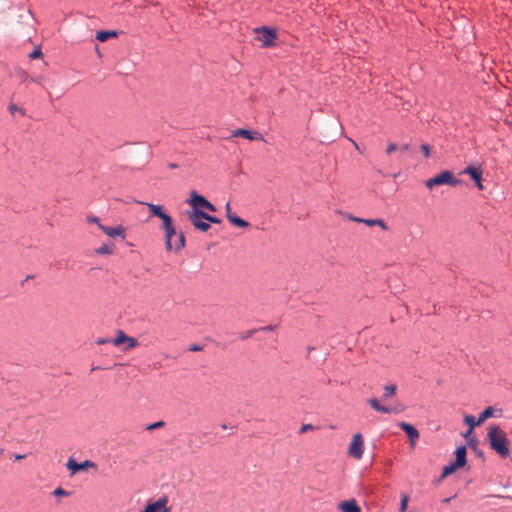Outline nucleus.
Wrapping results in <instances>:
<instances>
[{"instance_id": "nucleus-1", "label": "nucleus", "mask_w": 512, "mask_h": 512, "mask_svg": "<svg viewBox=\"0 0 512 512\" xmlns=\"http://www.w3.org/2000/svg\"><path fill=\"white\" fill-rule=\"evenodd\" d=\"M148 207L152 216H156L162 221V228L165 232V248L170 252H178L185 246V237L183 233L177 234L173 226L172 218L164 211L162 205L148 202H141Z\"/></svg>"}, {"instance_id": "nucleus-2", "label": "nucleus", "mask_w": 512, "mask_h": 512, "mask_svg": "<svg viewBox=\"0 0 512 512\" xmlns=\"http://www.w3.org/2000/svg\"><path fill=\"white\" fill-rule=\"evenodd\" d=\"M487 437L490 447L502 458H506L510 454L509 440L505 431L499 426H491L488 430Z\"/></svg>"}, {"instance_id": "nucleus-3", "label": "nucleus", "mask_w": 512, "mask_h": 512, "mask_svg": "<svg viewBox=\"0 0 512 512\" xmlns=\"http://www.w3.org/2000/svg\"><path fill=\"white\" fill-rule=\"evenodd\" d=\"M444 184L455 187L461 184V180L456 178L451 171L443 170L434 177L427 179L425 182L428 189Z\"/></svg>"}, {"instance_id": "nucleus-4", "label": "nucleus", "mask_w": 512, "mask_h": 512, "mask_svg": "<svg viewBox=\"0 0 512 512\" xmlns=\"http://www.w3.org/2000/svg\"><path fill=\"white\" fill-rule=\"evenodd\" d=\"M364 449L365 443L362 434H354L347 450L348 455L356 460H360L363 457Z\"/></svg>"}, {"instance_id": "nucleus-5", "label": "nucleus", "mask_w": 512, "mask_h": 512, "mask_svg": "<svg viewBox=\"0 0 512 512\" xmlns=\"http://www.w3.org/2000/svg\"><path fill=\"white\" fill-rule=\"evenodd\" d=\"M187 217L195 227V229L206 232L210 225L207 223V214L204 211L189 210L187 211Z\"/></svg>"}, {"instance_id": "nucleus-6", "label": "nucleus", "mask_w": 512, "mask_h": 512, "mask_svg": "<svg viewBox=\"0 0 512 512\" xmlns=\"http://www.w3.org/2000/svg\"><path fill=\"white\" fill-rule=\"evenodd\" d=\"M257 34V40L265 47L273 46L276 39V31L269 27L254 29Z\"/></svg>"}, {"instance_id": "nucleus-7", "label": "nucleus", "mask_w": 512, "mask_h": 512, "mask_svg": "<svg viewBox=\"0 0 512 512\" xmlns=\"http://www.w3.org/2000/svg\"><path fill=\"white\" fill-rule=\"evenodd\" d=\"M168 497L161 496L157 500L148 503L141 512H170L171 508L168 506Z\"/></svg>"}, {"instance_id": "nucleus-8", "label": "nucleus", "mask_w": 512, "mask_h": 512, "mask_svg": "<svg viewBox=\"0 0 512 512\" xmlns=\"http://www.w3.org/2000/svg\"><path fill=\"white\" fill-rule=\"evenodd\" d=\"M461 173L469 175L471 177V179L475 182L476 187L479 190H483V185H482L483 170L480 165H469Z\"/></svg>"}, {"instance_id": "nucleus-9", "label": "nucleus", "mask_w": 512, "mask_h": 512, "mask_svg": "<svg viewBox=\"0 0 512 512\" xmlns=\"http://www.w3.org/2000/svg\"><path fill=\"white\" fill-rule=\"evenodd\" d=\"M111 343L114 346L126 344L125 350L132 349L138 346L137 340L133 337L126 335L122 330H119L117 332L116 337L111 340Z\"/></svg>"}, {"instance_id": "nucleus-10", "label": "nucleus", "mask_w": 512, "mask_h": 512, "mask_svg": "<svg viewBox=\"0 0 512 512\" xmlns=\"http://www.w3.org/2000/svg\"><path fill=\"white\" fill-rule=\"evenodd\" d=\"M186 202L190 205L191 210L204 211L208 200L193 190L190 192V197L186 200Z\"/></svg>"}, {"instance_id": "nucleus-11", "label": "nucleus", "mask_w": 512, "mask_h": 512, "mask_svg": "<svg viewBox=\"0 0 512 512\" xmlns=\"http://www.w3.org/2000/svg\"><path fill=\"white\" fill-rule=\"evenodd\" d=\"M66 467L73 475L81 470L95 468L96 464L90 460H85L82 463H77L74 458H69L67 460Z\"/></svg>"}, {"instance_id": "nucleus-12", "label": "nucleus", "mask_w": 512, "mask_h": 512, "mask_svg": "<svg viewBox=\"0 0 512 512\" xmlns=\"http://www.w3.org/2000/svg\"><path fill=\"white\" fill-rule=\"evenodd\" d=\"M100 230L111 238L119 237L124 240L126 237L125 228L122 225H117L113 227L100 225Z\"/></svg>"}, {"instance_id": "nucleus-13", "label": "nucleus", "mask_w": 512, "mask_h": 512, "mask_svg": "<svg viewBox=\"0 0 512 512\" xmlns=\"http://www.w3.org/2000/svg\"><path fill=\"white\" fill-rule=\"evenodd\" d=\"M232 137H238V136H241L247 140H250V141H253V140H263V137L262 135L257 132V131H254V130H249V129H244V128H240V129H236L232 132Z\"/></svg>"}, {"instance_id": "nucleus-14", "label": "nucleus", "mask_w": 512, "mask_h": 512, "mask_svg": "<svg viewBox=\"0 0 512 512\" xmlns=\"http://www.w3.org/2000/svg\"><path fill=\"white\" fill-rule=\"evenodd\" d=\"M399 427L407 434L410 444L412 447L415 446L417 439L419 438L418 430L411 424L406 422H400Z\"/></svg>"}, {"instance_id": "nucleus-15", "label": "nucleus", "mask_w": 512, "mask_h": 512, "mask_svg": "<svg viewBox=\"0 0 512 512\" xmlns=\"http://www.w3.org/2000/svg\"><path fill=\"white\" fill-rule=\"evenodd\" d=\"M502 415V409H497L492 406L487 407L478 416V423H483L490 417H500Z\"/></svg>"}, {"instance_id": "nucleus-16", "label": "nucleus", "mask_w": 512, "mask_h": 512, "mask_svg": "<svg viewBox=\"0 0 512 512\" xmlns=\"http://www.w3.org/2000/svg\"><path fill=\"white\" fill-rule=\"evenodd\" d=\"M338 509L341 512H361V508L355 499L345 500L339 503Z\"/></svg>"}, {"instance_id": "nucleus-17", "label": "nucleus", "mask_w": 512, "mask_h": 512, "mask_svg": "<svg viewBox=\"0 0 512 512\" xmlns=\"http://www.w3.org/2000/svg\"><path fill=\"white\" fill-rule=\"evenodd\" d=\"M368 403L377 412H381L384 414H390V413L395 412L394 409L381 405L376 398L369 399Z\"/></svg>"}, {"instance_id": "nucleus-18", "label": "nucleus", "mask_w": 512, "mask_h": 512, "mask_svg": "<svg viewBox=\"0 0 512 512\" xmlns=\"http://www.w3.org/2000/svg\"><path fill=\"white\" fill-rule=\"evenodd\" d=\"M466 447L460 446L456 450V459L453 461L459 468L463 467L466 464Z\"/></svg>"}, {"instance_id": "nucleus-19", "label": "nucleus", "mask_w": 512, "mask_h": 512, "mask_svg": "<svg viewBox=\"0 0 512 512\" xmlns=\"http://www.w3.org/2000/svg\"><path fill=\"white\" fill-rule=\"evenodd\" d=\"M355 221L357 222H363L364 224H366L367 226H380L383 230H387L388 227L387 225L385 224V222L381 219H360V218H355Z\"/></svg>"}, {"instance_id": "nucleus-20", "label": "nucleus", "mask_w": 512, "mask_h": 512, "mask_svg": "<svg viewBox=\"0 0 512 512\" xmlns=\"http://www.w3.org/2000/svg\"><path fill=\"white\" fill-rule=\"evenodd\" d=\"M228 221L236 227H240V228H248L249 227V223L246 220H243L240 217H238L235 213L233 215H229Z\"/></svg>"}, {"instance_id": "nucleus-21", "label": "nucleus", "mask_w": 512, "mask_h": 512, "mask_svg": "<svg viewBox=\"0 0 512 512\" xmlns=\"http://www.w3.org/2000/svg\"><path fill=\"white\" fill-rule=\"evenodd\" d=\"M117 33L115 31H98L96 39L100 42L106 41L110 37H115Z\"/></svg>"}, {"instance_id": "nucleus-22", "label": "nucleus", "mask_w": 512, "mask_h": 512, "mask_svg": "<svg viewBox=\"0 0 512 512\" xmlns=\"http://www.w3.org/2000/svg\"><path fill=\"white\" fill-rule=\"evenodd\" d=\"M94 252L98 255H111L113 253V246L102 244Z\"/></svg>"}, {"instance_id": "nucleus-23", "label": "nucleus", "mask_w": 512, "mask_h": 512, "mask_svg": "<svg viewBox=\"0 0 512 512\" xmlns=\"http://www.w3.org/2000/svg\"><path fill=\"white\" fill-rule=\"evenodd\" d=\"M464 421L467 425H469V432H471L474 427L481 425V423H478V418L475 419V417L472 415L465 416Z\"/></svg>"}, {"instance_id": "nucleus-24", "label": "nucleus", "mask_w": 512, "mask_h": 512, "mask_svg": "<svg viewBox=\"0 0 512 512\" xmlns=\"http://www.w3.org/2000/svg\"><path fill=\"white\" fill-rule=\"evenodd\" d=\"M396 386L394 384H386L384 386V397L389 398L395 395L396 393Z\"/></svg>"}, {"instance_id": "nucleus-25", "label": "nucleus", "mask_w": 512, "mask_h": 512, "mask_svg": "<svg viewBox=\"0 0 512 512\" xmlns=\"http://www.w3.org/2000/svg\"><path fill=\"white\" fill-rule=\"evenodd\" d=\"M458 468L459 467L454 462H451L449 465H446V466L443 467L442 477L443 478L447 477L448 475L453 473Z\"/></svg>"}, {"instance_id": "nucleus-26", "label": "nucleus", "mask_w": 512, "mask_h": 512, "mask_svg": "<svg viewBox=\"0 0 512 512\" xmlns=\"http://www.w3.org/2000/svg\"><path fill=\"white\" fill-rule=\"evenodd\" d=\"M408 502H409V497L407 494H403L401 496V501H400V512H405L406 509H407V506H408Z\"/></svg>"}, {"instance_id": "nucleus-27", "label": "nucleus", "mask_w": 512, "mask_h": 512, "mask_svg": "<svg viewBox=\"0 0 512 512\" xmlns=\"http://www.w3.org/2000/svg\"><path fill=\"white\" fill-rule=\"evenodd\" d=\"M86 220L90 224H96L99 229H100V225H102L101 222H100V219L97 216H94V215L88 216L86 218Z\"/></svg>"}, {"instance_id": "nucleus-28", "label": "nucleus", "mask_w": 512, "mask_h": 512, "mask_svg": "<svg viewBox=\"0 0 512 512\" xmlns=\"http://www.w3.org/2000/svg\"><path fill=\"white\" fill-rule=\"evenodd\" d=\"M42 56V52L40 47H37L33 52L30 53L29 57L31 59L40 58Z\"/></svg>"}, {"instance_id": "nucleus-29", "label": "nucleus", "mask_w": 512, "mask_h": 512, "mask_svg": "<svg viewBox=\"0 0 512 512\" xmlns=\"http://www.w3.org/2000/svg\"><path fill=\"white\" fill-rule=\"evenodd\" d=\"M398 149V146L396 143L394 142H391L388 144L387 148H386V153L387 154H391L393 153L394 151H396Z\"/></svg>"}, {"instance_id": "nucleus-30", "label": "nucleus", "mask_w": 512, "mask_h": 512, "mask_svg": "<svg viewBox=\"0 0 512 512\" xmlns=\"http://www.w3.org/2000/svg\"><path fill=\"white\" fill-rule=\"evenodd\" d=\"M164 426V422L163 421H158V422H155V423H152L150 425L147 426V430H153V429H156V428H160Z\"/></svg>"}, {"instance_id": "nucleus-31", "label": "nucleus", "mask_w": 512, "mask_h": 512, "mask_svg": "<svg viewBox=\"0 0 512 512\" xmlns=\"http://www.w3.org/2000/svg\"><path fill=\"white\" fill-rule=\"evenodd\" d=\"M421 150L423 151V154L426 158H428L430 156V147L429 145L427 144H422L421 145Z\"/></svg>"}, {"instance_id": "nucleus-32", "label": "nucleus", "mask_w": 512, "mask_h": 512, "mask_svg": "<svg viewBox=\"0 0 512 512\" xmlns=\"http://www.w3.org/2000/svg\"><path fill=\"white\" fill-rule=\"evenodd\" d=\"M16 74L22 80H26L28 78V74L24 70L18 69L16 70Z\"/></svg>"}, {"instance_id": "nucleus-33", "label": "nucleus", "mask_w": 512, "mask_h": 512, "mask_svg": "<svg viewBox=\"0 0 512 512\" xmlns=\"http://www.w3.org/2000/svg\"><path fill=\"white\" fill-rule=\"evenodd\" d=\"M207 223H215V224H219L220 223V220L218 218H216L215 216H212V215H209L207 214Z\"/></svg>"}, {"instance_id": "nucleus-34", "label": "nucleus", "mask_w": 512, "mask_h": 512, "mask_svg": "<svg viewBox=\"0 0 512 512\" xmlns=\"http://www.w3.org/2000/svg\"><path fill=\"white\" fill-rule=\"evenodd\" d=\"M54 495H56V496H67L68 493L64 489H62V488H57V489L54 490Z\"/></svg>"}, {"instance_id": "nucleus-35", "label": "nucleus", "mask_w": 512, "mask_h": 512, "mask_svg": "<svg viewBox=\"0 0 512 512\" xmlns=\"http://www.w3.org/2000/svg\"><path fill=\"white\" fill-rule=\"evenodd\" d=\"M225 211H226V218L229 219V215H233L234 213L231 210V205L229 202L225 205Z\"/></svg>"}, {"instance_id": "nucleus-36", "label": "nucleus", "mask_w": 512, "mask_h": 512, "mask_svg": "<svg viewBox=\"0 0 512 512\" xmlns=\"http://www.w3.org/2000/svg\"><path fill=\"white\" fill-rule=\"evenodd\" d=\"M204 210H207L209 212H215L216 208H215V206L211 202L208 201V203L206 204Z\"/></svg>"}, {"instance_id": "nucleus-37", "label": "nucleus", "mask_w": 512, "mask_h": 512, "mask_svg": "<svg viewBox=\"0 0 512 512\" xmlns=\"http://www.w3.org/2000/svg\"><path fill=\"white\" fill-rule=\"evenodd\" d=\"M312 429V425L311 424H304L301 426V429H300V432H306L308 430Z\"/></svg>"}, {"instance_id": "nucleus-38", "label": "nucleus", "mask_w": 512, "mask_h": 512, "mask_svg": "<svg viewBox=\"0 0 512 512\" xmlns=\"http://www.w3.org/2000/svg\"><path fill=\"white\" fill-rule=\"evenodd\" d=\"M109 342H111V340H109V339H105V338H100V339H98V340L96 341V343H97L98 345H103V344H106V343H109Z\"/></svg>"}, {"instance_id": "nucleus-39", "label": "nucleus", "mask_w": 512, "mask_h": 512, "mask_svg": "<svg viewBox=\"0 0 512 512\" xmlns=\"http://www.w3.org/2000/svg\"><path fill=\"white\" fill-rule=\"evenodd\" d=\"M25 458V455L23 454H16L15 455V460H21V459H24Z\"/></svg>"}, {"instance_id": "nucleus-40", "label": "nucleus", "mask_w": 512, "mask_h": 512, "mask_svg": "<svg viewBox=\"0 0 512 512\" xmlns=\"http://www.w3.org/2000/svg\"><path fill=\"white\" fill-rule=\"evenodd\" d=\"M409 149V144H404L402 147H401V150L402 151H407Z\"/></svg>"}, {"instance_id": "nucleus-41", "label": "nucleus", "mask_w": 512, "mask_h": 512, "mask_svg": "<svg viewBox=\"0 0 512 512\" xmlns=\"http://www.w3.org/2000/svg\"><path fill=\"white\" fill-rule=\"evenodd\" d=\"M191 350L196 351V350H198V347H197V346H194Z\"/></svg>"}]
</instances>
